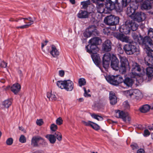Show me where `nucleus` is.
I'll list each match as a JSON object with an SVG mask.
<instances>
[{
	"label": "nucleus",
	"instance_id": "obj_26",
	"mask_svg": "<svg viewBox=\"0 0 153 153\" xmlns=\"http://www.w3.org/2000/svg\"><path fill=\"white\" fill-rule=\"evenodd\" d=\"M123 82L126 86L129 87L132 86L134 83V80L131 78L127 77L124 80L123 79Z\"/></svg>",
	"mask_w": 153,
	"mask_h": 153
},
{
	"label": "nucleus",
	"instance_id": "obj_64",
	"mask_svg": "<svg viewBox=\"0 0 153 153\" xmlns=\"http://www.w3.org/2000/svg\"><path fill=\"white\" fill-rule=\"evenodd\" d=\"M0 82L2 83H4L5 82V80L4 79H1L0 80Z\"/></svg>",
	"mask_w": 153,
	"mask_h": 153
},
{
	"label": "nucleus",
	"instance_id": "obj_11",
	"mask_svg": "<svg viewBox=\"0 0 153 153\" xmlns=\"http://www.w3.org/2000/svg\"><path fill=\"white\" fill-rule=\"evenodd\" d=\"M115 117L122 118L124 122H129L131 120V118L127 113L119 110H115Z\"/></svg>",
	"mask_w": 153,
	"mask_h": 153
},
{
	"label": "nucleus",
	"instance_id": "obj_48",
	"mask_svg": "<svg viewBox=\"0 0 153 153\" xmlns=\"http://www.w3.org/2000/svg\"><path fill=\"white\" fill-rule=\"evenodd\" d=\"M51 130L52 131H55L57 128V126L56 125L54 124H52L50 127Z\"/></svg>",
	"mask_w": 153,
	"mask_h": 153
},
{
	"label": "nucleus",
	"instance_id": "obj_6",
	"mask_svg": "<svg viewBox=\"0 0 153 153\" xmlns=\"http://www.w3.org/2000/svg\"><path fill=\"white\" fill-rule=\"evenodd\" d=\"M94 3L96 5V10L97 12L99 13L107 14L111 11L107 9L106 4H105L102 0H100Z\"/></svg>",
	"mask_w": 153,
	"mask_h": 153
},
{
	"label": "nucleus",
	"instance_id": "obj_37",
	"mask_svg": "<svg viewBox=\"0 0 153 153\" xmlns=\"http://www.w3.org/2000/svg\"><path fill=\"white\" fill-rule=\"evenodd\" d=\"M47 97L50 100L51 99L52 101H55L57 99V98L55 94H52L50 92L47 93Z\"/></svg>",
	"mask_w": 153,
	"mask_h": 153
},
{
	"label": "nucleus",
	"instance_id": "obj_12",
	"mask_svg": "<svg viewBox=\"0 0 153 153\" xmlns=\"http://www.w3.org/2000/svg\"><path fill=\"white\" fill-rule=\"evenodd\" d=\"M134 3L133 2H131V1L128 3V5L123 7V8H125L127 7V8L126 10V13L127 15L130 16L132 17L134 14L136 9L137 8V6L134 5Z\"/></svg>",
	"mask_w": 153,
	"mask_h": 153
},
{
	"label": "nucleus",
	"instance_id": "obj_28",
	"mask_svg": "<svg viewBox=\"0 0 153 153\" xmlns=\"http://www.w3.org/2000/svg\"><path fill=\"white\" fill-rule=\"evenodd\" d=\"M144 50L146 52L147 56L150 58L152 59L150 61L153 62V50H152L150 47H147L146 48H144Z\"/></svg>",
	"mask_w": 153,
	"mask_h": 153
},
{
	"label": "nucleus",
	"instance_id": "obj_31",
	"mask_svg": "<svg viewBox=\"0 0 153 153\" xmlns=\"http://www.w3.org/2000/svg\"><path fill=\"white\" fill-rule=\"evenodd\" d=\"M150 109V106L146 104L140 108L139 109L141 112L145 113L148 111Z\"/></svg>",
	"mask_w": 153,
	"mask_h": 153
},
{
	"label": "nucleus",
	"instance_id": "obj_9",
	"mask_svg": "<svg viewBox=\"0 0 153 153\" xmlns=\"http://www.w3.org/2000/svg\"><path fill=\"white\" fill-rule=\"evenodd\" d=\"M97 27L95 25L90 26L88 29H87L83 33V35L85 37L87 38L90 37L91 35H97L98 32L97 30Z\"/></svg>",
	"mask_w": 153,
	"mask_h": 153
},
{
	"label": "nucleus",
	"instance_id": "obj_50",
	"mask_svg": "<svg viewBox=\"0 0 153 153\" xmlns=\"http://www.w3.org/2000/svg\"><path fill=\"white\" fill-rule=\"evenodd\" d=\"M36 123L38 125L40 126L43 123V121L42 119H37L36 121Z\"/></svg>",
	"mask_w": 153,
	"mask_h": 153
},
{
	"label": "nucleus",
	"instance_id": "obj_42",
	"mask_svg": "<svg viewBox=\"0 0 153 153\" xmlns=\"http://www.w3.org/2000/svg\"><path fill=\"white\" fill-rule=\"evenodd\" d=\"M148 35L149 38H153V29L150 28L148 31Z\"/></svg>",
	"mask_w": 153,
	"mask_h": 153
},
{
	"label": "nucleus",
	"instance_id": "obj_24",
	"mask_svg": "<svg viewBox=\"0 0 153 153\" xmlns=\"http://www.w3.org/2000/svg\"><path fill=\"white\" fill-rule=\"evenodd\" d=\"M21 86L18 83L13 84L11 88V91L15 94H17L20 91Z\"/></svg>",
	"mask_w": 153,
	"mask_h": 153
},
{
	"label": "nucleus",
	"instance_id": "obj_20",
	"mask_svg": "<svg viewBox=\"0 0 153 153\" xmlns=\"http://www.w3.org/2000/svg\"><path fill=\"white\" fill-rule=\"evenodd\" d=\"M91 57L94 63L97 65H98L101 61L99 54L97 53H92L91 54Z\"/></svg>",
	"mask_w": 153,
	"mask_h": 153
},
{
	"label": "nucleus",
	"instance_id": "obj_13",
	"mask_svg": "<svg viewBox=\"0 0 153 153\" xmlns=\"http://www.w3.org/2000/svg\"><path fill=\"white\" fill-rule=\"evenodd\" d=\"M130 20L126 21L125 24L122 25L120 29L121 33L125 34H128L130 31V28L129 25H130Z\"/></svg>",
	"mask_w": 153,
	"mask_h": 153
},
{
	"label": "nucleus",
	"instance_id": "obj_36",
	"mask_svg": "<svg viewBox=\"0 0 153 153\" xmlns=\"http://www.w3.org/2000/svg\"><path fill=\"white\" fill-rule=\"evenodd\" d=\"M91 0H88L86 1L81 2V4L82 6V8L84 9H86L89 5L91 4Z\"/></svg>",
	"mask_w": 153,
	"mask_h": 153
},
{
	"label": "nucleus",
	"instance_id": "obj_17",
	"mask_svg": "<svg viewBox=\"0 0 153 153\" xmlns=\"http://www.w3.org/2000/svg\"><path fill=\"white\" fill-rule=\"evenodd\" d=\"M121 65L120 67V71L123 73L126 72V66L128 63V60L125 57H120Z\"/></svg>",
	"mask_w": 153,
	"mask_h": 153
},
{
	"label": "nucleus",
	"instance_id": "obj_2",
	"mask_svg": "<svg viewBox=\"0 0 153 153\" xmlns=\"http://www.w3.org/2000/svg\"><path fill=\"white\" fill-rule=\"evenodd\" d=\"M131 0H122L121 4L118 2V0H106L107 9L110 11L115 10L120 12L123 10V7L128 5Z\"/></svg>",
	"mask_w": 153,
	"mask_h": 153
},
{
	"label": "nucleus",
	"instance_id": "obj_23",
	"mask_svg": "<svg viewBox=\"0 0 153 153\" xmlns=\"http://www.w3.org/2000/svg\"><path fill=\"white\" fill-rule=\"evenodd\" d=\"M23 19L24 20V22L25 23H27L26 22H25V20H27L30 21V24H26L25 25H23L22 26H20V27H16V28L17 29H19V28H20L21 29H24L25 28H27L29 27L31 25H32L33 23V20H31L32 19L30 17H29L27 18H23Z\"/></svg>",
	"mask_w": 153,
	"mask_h": 153
},
{
	"label": "nucleus",
	"instance_id": "obj_51",
	"mask_svg": "<svg viewBox=\"0 0 153 153\" xmlns=\"http://www.w3.org/2000/svg\"><path fill=\"white\" fill-rule=\"evenodd\" d=\"M92 122L90 121H88V122H86L84 121H82V123L85 125L86 126H90L91 125V124Z\"/></svg>",
	"mask_w": 153,
	"mask_h": 153
},
{
	"label": "nucleus",
	"instance_id": "obj_54",
	"mask_svg": "<svg viewBox=\"0 0 153 153\" xmlns=\"http://www.w3.org/2000/svg\"><path fill=\"white\" fill-rule=\"evenodd\" d=\"M122 35V34H120L118 33H116L114 34V37L116 38L117 39L120 40Z\"/></svg>",
	"mask_w": 153,
	"mask_h": 153
},
{
	"label": "nucleus",
	"instance_id": "obj_59",
	"mask_svg": "<svg viewBox=\"0 0 153 153\" xmlns=\"http://www.w3.org/2000/svg\"><path fill=\"white\" fill-rule=\"evenodd\" d=\"M123 105L126 108H128L129 107L128 102L127 101H126L124 102Z\"/></svg>",
	"mask_w": 153,
	"mask_h": 153
},
{
	"label": "nucleus",
	"instance_id": "obj_1",
	"mask_svg": "<svg viewBox=\"0 0 153 153\" xmlns=\"http://www.w3.org/2000/svg\"><path fill=\"white\" fill-rule=\"evenodd\" d=\"M111 60V66L114 70H120V67L119 66V61L116 56L113 54L109 53H105L102 58V65L105 69H107L110 64V62Z\"/></svg>",
	"mask_w": 153,
	"mask_h": 153
},
{
	"label": "nucleus",
	"instance_id": "obj_18",
	"mask_svg": "<svg viewBox=\"0 0 153 153\" xmlns=\"http://www.w3.org/2000/svg\"><path fill=\"white\" fill-rule=\"evenodd\" d=\"M111 42L110 40H106L102 44V50L105 52L110 51L111 49Z\"/></svg>",
	"mask_w": 153,
	"mask_h": 153
},
{
	"label": "nucleus",
	"instance_id": "obj_46",
	"mask_svg": "<svg viewBox=\"0 0 153 153\" xmlns=\"http://www.w3.org/2000/svg\"><path fill=\"white\" fill-rule=\"evenodd\" d=\"M13 142V140L12 138L10 137L7 139L6 140V144L8 145H11Z\"/></svg>",
	"mask_w": 153,
	"mask_h": 153
},
{
	"label": "nucleus",
	"instance_id": "obj_15",
	"mask_svg": "<svg viewBox=\"0 0 153 153\" xmlns=\"http://www.w3.org/2000/svg\"><path fill=\"white\" fill-rule=\"evenodd\" d=\"M85 48L87 52L91 54L97 53L99 50L97 45L92 43H89L88 45L85 47Z\"/></svg>",
	"mask_w": 153,
	"mask_h": 153
},
{
	"label": "nucleus",
	"instance_id": "obj_22",
	"mask_svg": "<svg viewBox=\"0 0 153 153\" xmlns=\"http://www.w3.org/2000/svg\"><path fill=\"white\" fill-rule=\"evenodd\" d=\"M109 98L110 103L112 105H114L117 102V97L115 94L112 91H110L109 93Z\"/></svg>",
	"mask_w": 153,
	"mask_h": 153
},
{
	"label": "nucleus",
	"instance_id": "obj_63",
	"mask_svg": "<svg viewBox=\"0 0 153 153\" xmlns=\"http://www.w3.org/2000/svg\"><path fill=\"white\" fill-rule=\"evenodd\" d=\"M57 135V136L58 137H57V139L59 141L60 140L62 139V136L61 134H59V136H58V134Z\"/></svg>",
	"mask_w": 153,
	"mask_h": 153
},
{
	"label": "nucleus",
	"instance_id": "obj_5",
	"mask_svg": "<svg viewBox=\"0 0 153 153\" xmlns=\"http://www.w3.org/2000/svg\"><path fill=\"white\" fill-rule=\"evenodd\" d=\"M119 18L118 17L113 15L108 16L105 18L104 22L106 25L113 26V27H110L112 30L116 29V25L118 24Z\"/></svg>",
	"mask_w": 153,
	"mask_h": 153
},
{
	"label": "nucleus",
	"instance_id": "obj_56",
	"mask_svg": "<svg viewBox=\"0 0 153 153\" xmlns=\"http://www.w3.org/2000/svg\"><path fill=\"white\" fill-rule=\"evenodd\" d=\"M40 144H41L44 147H46L48 146V143L45 142L44 139H43V141L41 142Z\"/></svg>",
	"mask_w": 153,
	"mask_h": 153
},
{
	"label": "nucleus",
	"instance_id": "obj_27",
	"mask_svg": "<svg viewBox=\"0 0 153 153\" xmlns=\"http://www.w3.org/2000/svg\"><path fill=\"white\" fill-rule=\"evenodd\" d=\"M102 42V40L99 37H94L89 40V43H92L96 45L100 44Z\"/></svg>",
	"mask_w": 153,
	"mask_h": 153
},
{
	"label": "nucleus",
	"instance_id": "obj_14",
	"mask_svg": "<svg viewBox=\"0 0 153 153\" xmlns=\"http://www.w3.org/2000/svg\"><path fill=\"white\" fill-rule=\"evenodd\" d=\"M133 18L134 21H136L137 22H140L144 20L146 18V14L142 12H138L131 17Z\"/></svg>",
	"mask_w": 153,
	"mask_h": 153
},
{
	"label": "nucleus",
	"instance_id": "obj_44",
	"mask_svg": "<svg viewBox=\"0 0 153 153\" xmlns=\"http://www.w3.org/2000/svg\"><path fill=\"white\" fill-rule=\"evenodd\" d=\"M63 120L61 117H59L56 120V124L59 125H61L62 124Z\"/></svg>",
	"mask_w": 153,
	"mask_h": 153
},
{
	"label": "nucleus",
	"instance_id": "obj_30",
	"mask_svg": "<svg viewBox=\"0 0 153 153\" xmlns=\"http://www.w3.org/2000/svg\"><path fill=\"white\" fill-rule=\"evenodd\" d=\"M45 137L51 144L54 143L56 140V136L54 134H47Z\"/></svg>",
	"mask_w": 153,
	"mask_h": 153
},
{
	"label": "nucleus",
	"instance_id": "obj_16",
	"mask_svg": "<svg viewBox=\"0 0 153 153\" xmlns=\"http://www.w3.org/2000/svg\"><path fill=\"white\" fill-rule=\"evenodd\" d=\"M153 6L151 1L148 0H146L144 1L141 6V8L142 10H147L151 9V12L153 14Z\"/></svg>",
	"mask_w": 153,
	"mask_h": 153
},
{
	"label": "nucleus",
	"instance_id": "obj_62",
	"mask_svg": "<svg viewBox=\"0 0 153 153\" xmlns=\"http://www.w3.org/2000/svg\"><path fill=\"white\" fill-rule=\"evenodd\" d=\"M150 132L147 129H145L144 131V134H150Z\"/></svg>",
	"mask_w": 153,
	"mask_h": 153
},
{
	"label": "nucleus",
	"instance_id": "obj_8",
	"mask_svg": "<svg viewBox=\"0 0 153 153\" xmlns=\"http://www.w3.org/2000/svg\"><path fill=\"white\" fill-rule=\"evenodd\" d=\"M140 39V40L138 43L144 47V48L147 47L153 48V43L150 38L148 36H145L144 38L142 36L141 38Z\"/></svg>",
	"mask_w": 153,
	"mask_h": 153
},
{
	"label": "nucleus",
	"instance_id": "obj_4",
	"mask_svg": "<svg viewBox=\"0 0 153 153\" xmlns=\"http://www.w3.org/2000/svg\"><path fill=\"white\" fill-rule=\"evenodd\" d=\"M123 49L128 55H138L140 53V50L137 45L134 43H130L124 45Z\"/></svg>",
	"mask_w": 153,
	"mask_h": 153
},
{
	"label": "nucleus",
	"instance_id": "obj_53",
	"mask_svg": "<svg viewBox=\"0 0 153 153\" xmlns=\"http://www.w3.org/2000/svg\"><path fill=\"white\" fill-rule=\"evenodd\" d=\"M7 63L3 61L0 63V67L2 68H5L7 66Z\"/></svg>",
	"mask_w": 153,
	"mask_h": 153
},
{
	"label": "nucleus",
	"instance_id": "obj_43",
	"mask_svg": "<svg viewBox=\"0 0 153 153\" xmlns=\"http://www.w3.org/2000/svg\"><path fill=\"white\" fill-rule=\"evenodd\" d=\"M83 89L85 92L84 94V96L85 97H90L91 96V95L88 93L90 92V90L88 89L87 91L86 88L85 87L83 88Z\"/></svg>",
	"mask_w": 153,
	"mask_h": 153
},
{
	"label": "nucleus",
	"instance_id": "obj_41",
	"mask_svg": "<svg viewBox=\"0 0 153 153\" xmlns=\"http://www.w3.org/2000/svg\"><path fill=\"white\" fill-rule=\"evenodd\" d=\"M120 40L123 42H128V37L123 34L122 35Z\"/></svg>",
	"mask_w": 153,
	"mask_h": 153
},
{
	"label": "nucleus",
	"instance_id": "obj_45",
	"mask_svg": "<svg viewBox=\"0 0 153 153\" xmlns=\"http://www.w3.org/2000/svg\"><path fill=\"white\" fill-rule=\"evenodd\" d=\"M19 141L22 143H25L26 142V138L24 135H22L19 138Z\"/></svg>",
	"mask_w": 153,
	"mask_h": 153
},
{
	"label": "nucleus",
	"instance_id": "obj_3",
	"mask_svg": "<svg viewBox=\"0 0 153 153\" xmlns=\"http://www.w3.org/2000/svg\"><path fill=\"white\" fill-rule=\"evenodd\" d=\"M145 69L135 62H133L132 65L131 72L129 76L132 78H135L137 76H140L145 74Z\"/></svg>",
	"mask_w": 153,
	"mask_h": 153
},
{
	"label": "nucleus",
	"instance_id": "obj_55",
	"mask_svg": "<svg viewBox=\"0 0 153 153\" xmlns=\"http://www.w3.org/2000/svg\"><path fill=\"white\" fill-rule=\"evenodd\" d=\"M59 75L61 77H63L65 75V72L63 70H60L59 71Z\"/></svg>",
	"mask_w": 153,
	"mask_h": 153
},
{
	"label": "nucleus",
	"instance_id": "obj_35",
	"mask_svg": "<svg viewBox=\"0 0 153 153\" xmlns=\"http://www.w3.org/2000/svg\"><path fill=\"white\" fill-rule=\"evenodd\" d=\"M74 87V84L72 81L70 80H68V91L72 90Z\"/></svg>",
	"mask_w": 153,
	"mask_h": 153
},
{
	"label": "nucleus",
	"instance_id": "obj_60",
	"mask_svg": "<svg viewBox=\"0 0 153 153\" xmlns=\"http://www.w3.org/2000/svg\"><path fill=\"white\" fill-rule=\"evenodd\" d=\"M148 128L150 130H153V124L150 125L148 126Z\"/></svg>",
	"mask_w": 153,
	"mask_h": 153
},
{
	"label": "nucleus",
	"instance_id": "obj_34",
	"mask_svg": "<svg viewBox=\"0 0 153 153\" xmlns=\"http://www.w3.org/2000/svg\"><path fill=\"white\" fill-rule=\"evenodd\" d=\"M12 104V100L11 99L7 100L4 101L2 103V105L6 108H8Z\"/></svg>",
	"mask_w": 153,
	"mask_h": 153
},
{
	"label": "nucleus",
	"instance_id": "obj_32",
	"mask_svg": "<svg viewBox=\"0 0 153 153\" xmlns=\"http://www.w3.org/2000/svg\"><path fill=\"white\" fill-rule=\"evenodd\" d=\"M130 25H129L130 28V30L134 31L136 30L138 28V25L136 24L134 20H130Z\"/></svg>",
	"mask_w": 153,
	"mask_h": 153
},
{
	"label": "nucleus",
	"instance_id": "obj_10",
	"mask_svg": "<svg viewBox=\"0 0 153 153\" xmlns=\"http://www.w3.org/2000/svg\"><path fill=\"white\" fill-rule=\"evenodd\" d=\"M146 64L149 66L145 69V74H146L149 79L153 78V62L150 61L145 62Z\"/></svg>",
	"mask_w": 153,
	"mask_h": 153
},
{
	"label": "nucleus",
	"instance_id": "obj_21",
	"mask_svg": "<svg viewBox=\"0 0 153 153\" xmlns=\"http://www.w3.org/2000/svg\"><path fill=\"white\" fill-rule=\"evenodd\" d=\"M56 85L61 89H67V80H59L57 81Z\"/></svg>",
	"mask_w": 153,
	"mask_h": 153
},
{
	"label": "nucleus",
	"instance_id": "obj_47",
	"mask_svg": "<svg viewBox=\"0 0 153 153\" xmlns=\"http://www.w3.org/2000/svg\"><path fill=\"white\" fill-rule=\"evenodd\" d=\"M91 126L93 128L96 130H97L100 128V127L98 125L92 122L91 124Z\"/></svg>",
	"mask_w": 153,
	"mask_h": 153
},
{
	"label": "nucleus",
	"instance_id": "obj_57",
	"mask_svg": "<svg viewBox=\"0 0 153 153\" xmlns=\"http://www.w3.org/2000/svg\"><path fill=\"white\" fill-rule=\"evenodd\" d=\"M137 153H145V151L143 149H140L137 150Z\"/></svg>",
	"mask_w": 153,
	"mask_h": 153
},
{
	"label": "nucleus",
	"instance_id": "obj_40",
	"mask_svg": "<svg viewBox=\"0 0 153 153\" xmlns=\"http://www.w3.org/2000/svg\"><path fill=\"white\" fill-rule=\"evenodd\" d=\"M78 82L79 86L81 87L85 84L86 81L85 79L83 78H80L79 79Z\"/></svg>",
	"mask_w": 153,
	"mask_h": 153
},
{
	"label": "nucleus",
	"instance_id": "obj_25",
	"mask_svg": "<svg viewBox=\"0 0 153 153\" xmlns=\"http://www.w3.org/2000/svg\"><path fill=\"white\" fill-rule=\"evenodd\" d=\"M77 16L79 18L85 19L88 17V14L87 11L80 10L77 14Z\"/></svg>",
	"mask_w": 153,
	"mask_h": 153
},
{
	"label": "nucleus",
	"instance_id": "obj_49",
	"mask_svg": "<svg viewBox=\"0 0 153 153\" xmlns=\"http://www.w3.org/2000/svg\"><path fill=\"white\" fill-rule=\"evenodd\" d=\"M102 32L105 34L108 35L110 33V29L108 28H105L103 29Z\"/></svg>",
	"mask_w": 153,
	"mask_h": 153
},
{
	"label": "nucleus",
	"instance_id": "obj_33",
	"mask_svg": "<svg viewBox=\"0 0 153 153\" xmlns=\"http://www.w3.org/2000/svg\"><path fill=\"white\" fill-rule=\"evenodd\" d=\"M131 36L133 39L138 43H139V41L140 40V38H141L142 37L141 35L139 34V36L137 33L134 32L132 33Z\"/></svg>",
	"mask_w": 153,
	"mask_h": 153
},
{
	"label": "nucleus",
	"instance_id": "obj_39",
	"mask_svg": "<svg viewBox=\"0 0 153 153\" xmlns=\"http://www.w3.org/2000/svg\"><path fill=\"white\" fill-rule=\"evenodd\" d=\"M91 116L94 119H95L98 121H102L103 120V118L98 115L96 114H93L91 115Z\"/></svg>",
	"mask_w": 153,
	"mask_h": 153
},
{
	"label": "nucleus",
	"instance_id": "obj_7",
	"mask_svg": "<svg viewBox=\"0 0 153 153\" xmlns=\"http://www.w3.org/2000/svg\"><path fill=\"white\" fill-rule=\"evenodd\" d=\"M106 79L111 84L115 86L118 85L119 84L123 82V81L122 77L120 75L109 76L106 77Z\"/></svg>",
	"mask_w": 153,
	"mask_h": 153
},
{
	"label": "nucleus",
	"instance_id": "obj_58",
	"mask_svg": "<svg viewBox=\"0 0 153 153\" xmlns=\"http://www.w3.org/2000/svg\"><path fill=\"white\" fill-rule=\"evenodd\" d=\"M137 127L139 129L142 130L144 128L142 125H138L137 126Z\"/></svg>",
	"mask_w": 153,
	"mask_h": 153
},
{
	"label": "nucleus",
	"instance_id": "obj_19",
	"mask_svg": "<svg viewBox=\"0 0 153 153\" xmlns=\"http://www.w3.org/2000/svg\"><path fill=\"white\" fill-rule=\"evenodd\" d=\"M43 141V139L39 137H34L31 140V144L35 147L37 146Z\"/></svg>",
	"mask_w": 153,
	"mask_h": 153
},
{
	"label": "nucleus",
	"instance_id": "obj_29",
	"mask_svg": "<svg viewBox=\"0 0 153 153\" xmlns=\"http://www.w3.org/2000/svg\"><path fill=\"white\" fill-rule=\"evenodd\" d=\"M52 50L50 52L51 54L54 57H56L59 54V52L56 47L54 45L51 46Z\"/></svg>",
	"mask_w": 153,
	"mask_h": 153
},
{
	"label": "nucleus",
	"instance_id": "obj_38",
	"mask_svg": "<svg viewBox=\"0 0 153 153\" xmlns=\"http://www.w3.org/2000/svg\"><path fill=\"white\" fill-rule=\"evenodd\" d=\"M141 95V94L140 91L137 89H135L134 90L132 94L130 95V96L133 95L134 97H139Z\"/></svg>",
	"mask_w": 153,
	"mask_h": 153
},
{
	"label": "nucleus",
	"instance_id": "obj_52",
	"mask_svg": "<svg viewBox=\"0 0 153 153\" xmlns=\"http://www.w3.org/2000/svg\"><path fill=\"white\" fill-rule=\"evenodd\" d=\"M131 147L133 150H136L139 148V147L137 145L136 143H134L133 144H131Z\"/></svg>",
	"mask_w": 153,
	"mask_h": 153
},
{
	"label": "nucleus",
	"instance_id": "obj_61",
	"mask_svg": "<svg viewBox=\"0 0 153 153\" xmlns=\"http://www.w3.org/2000/svg\"><path fill=\"white\" fill-rule=\"evenodd\" d=\"M19 128L20 130H21L22 131H23V133H26L25 130L24 128L22 126H19Z\"/></svg>",
	"mask_w": 153,
	"mask_h": 153
}]
</instances>
